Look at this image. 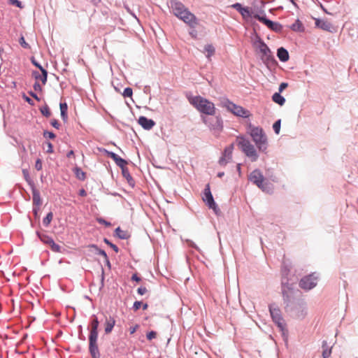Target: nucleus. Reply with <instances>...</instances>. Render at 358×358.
I'll return each instance as SVG.
<instances>
[{"label": "nucleus", "instance_id": "nucleus-18", "mask_svg": "<svg viewBox=\"0 0 358 358\" xmlns=\"http://www.w3.org/2000/svg\"><path fill=\"white\" fill-rule=\"evenodd\" d=\"M138 123L145 130H150L156 124L152 119H149L145 116H140L138 119Z\"/></svg>", "mask_w": 358, "mask_h": 358}, {"label": "nucleus", "instance_id": "nucleus-51", "mask_svg": "<svg viewBox=\"0 0 358 358\" xmlns=\"http://www.w3.org/2000/svg\"><path fill=\"white\" fill-rule=\"evenodd\" d=\"M22 97L24 100V101H26L30 106H34L35 105L34 101L30 97L27 96L25 93H22Z\"/></svg>", "mask_w": 358, "mask_h": 358}, {"label": "nucleus", "instance_id": "nucleus-22", "mask_svg": "<svg viewBox=\"0 0 358 358\" xmlns=\"http://www.w3.org/2000/svg\"><path fill=\"white\" fill-rule=\"evenodd\" d=\"M277 57L282 62H286L289 59V55L287 50L283 47H280L277 49Z\"/></svg>", "mask_w": 358, "mask_h": 358}, {"label": "nucleus", "instance_id": "nucleus-49", "mask_svg": "<svg viewBox=\"0 0 358 358\" xmlns=\"http://www.w3.org/2000/svg\"><path fill=\"white\" fill-rule=\"evenodd\" d=\"M9 3L19 8H22L24 7L22 3L19 0H9Z\"/></svg>", "mask_w": 358, "mask_h": 358}, {"label": "nucleus", "instance_id": "nucleus-62", "mask_svg": "<svg viewBox=\"0 0 358 358\" xmlns=\"http://www.w3.org/2000/svg\"><path fill=\"white\" fill-rule=\"evenodd\" d=\"M148 289L145 287H140L137 289V293L140 295H143L147 292Z\"/></svg>", "mask_w": 358, "mask_h": 358}, {"label": "nucleus", "instance_id": "nucleus-61", "mask_svg": "<svg viewBox=\"0 0 358 358\" xmlns=\"http://www.w3.org/2000/svg\"><path fill=\"white\" fill-rule=\"evenodd\" d=\"M60 112H67L68 106L66 103H59Z\"/></svg>", "mask_w": 358, "mask_h": 358}, {"label": "nucleus", "instance_id": "nucleus-48", "mask_svg": "<svg viewBox=\"0 0 358 358\" xmlns=\"http://www.w3.org/2000/svg\"><path fill=\"white\" fill-rule=\"evenodd\" d=\"M31 64H32L34 66H36V67L37 69H38L40 71H42L43 69H45V68H43V67L41 65V64H40L38 62H37V61L35 59V58H34V57H31Z\"/></svg>", "mask_w": 358, "mask_h": 358}, {"label": "nucleus", "instance_id": "nucleus-58", "mask_svg": "<svg viewBox=\"0 0 358 358\" xmlns=\"http://www.w3.org/2000/svg\"><path fill=\"white\" fill-rule=\"evenodd\" d=\"M142 304H143L142 301H136L133 304V307H132L133 310L134 311H137L138 310H139L141 308Z\"/></svg>", "mask_w": 358, "mask_h": 358}, {"label": "nucleus", "instance_id": "nucleus-15", "mask_svg": "<svg viewBox=\"0 0 358 358\" xmlns=\"http://www.w3.org/2000/svg\"><path fill=\"white\" fill-rule=\"evenodd\" d=\"M202 200L208 207H215V201L210 191V184H206L202 192Z\"/></svg>", "mask_w": 358, "mask_h": 358}, {"label": "nucleus", "instance_id": "nucleus-34", "mask_svg": "<svg viewBox=\"0 0 358 358\" xmlns=\"http://www.w3.org/2000/svg\"><path fill=\"white\" fill-rule=\"evenodd\" d=\"M204 51L207 52L206 57L210 59L215 52V49L212 44H207L204 46Z\"/></svg>", "mask_w": 358, "mask_h": 358}, {"label": "nucleus", "instance_id": "nucleus-43", "mask_svg": "<svg viewBox=\"0 0 358 358\" xmlns=\"http://www.w3.org/2000/svg\"><path fill=\"white\" fill-rule=\"evenodd\" d=\"M280 127H281V120L279 119V120H276L273 124V129L275 134H280Z\"/></svg>", "mask_w": 358, "mask_h": 358}, {"label": "nucleus", "instance_id": "nucleus-12", "mask_svg": "<svg viewBox=\"0 0 358 358\" xmlns=\"http://www.w3.org/2000/svg\"><path fill=\"white\" fill-rule=\"evenodd\" d=\"M248 180L257 185L262 191H266L264 183L265 178L259 169L253 170L248 176Z\"/></svg>", "mask_w": 358, "mask_h": 358}, {"label": "nucleus", "instance_id": "nucleus-31", "mask_svg": "<svg viewBox=\"0 0 358 358\" xmlns=\"http://www.w3.org/2000/svg\"><path fill=\"white\" fill-rule=\"evenodd\" d=\"M116 165L121 169V171L127 168V161L122 158L119 155L113 160Z\"/></svg>", "mask_w": 358, "mask_h": 358}, {"label": "nucleus", "instance_id": "nucleus-26", "mask_svg": "<svg viewBox=\"0 0 358 358\" xmlns=\"http://www.w3.org/2000/svg\"><path fill=\"white\" fill-rule=\"evenodd\" d=\"M122 176L127 180L128 184L131 187H134L135 186V180L132 178L131 175L130 174L128 168L122 170Z\"/></svg>", "mask_w": 358, "mask_h": 358}, {"label": "nucleus", "instance_id": "nucleus-42", "mask_svg": "<svg viewBox=\"0 0 358 358\" xmlns=\"http://www.w3.org/2000/svg\"><path fill=\"white\" fill-rule=\"evenodd\" d=\"M103 242L107 245H108L109 247H110L115 252H119V248L118 247L113 243L109 239H108L107 238H103Z\"/></svg>", "mask_w": 358, "mask_h": 358}, {"label": "nucleus", "instance_id": "nucleus-56", "mask_svg": "<svg viewBox=\"0 0 358 358\" xmlns=\"http://www.w3.org/2000/svg\"><path fill=\"white\" fill-rule=\"evenodd\" d=\"M42 168H43L42 160L40 158H38L35 162V169L37 171H41L42 169Z\"/></svg>", "mask_w": 358, "mask_h": 358}, {"label": "nucleus", "instance_id": "nucleus-21", "mask_svg": "<svg viewBox=\"0 0 358 358\" xmlns=\"http://www.w3.org/2000/svg\"><path fill=\"white\" fill-rule=\"evenodd\" d=\"M315 27L322 30L329 31L332 27L331 23L327 20H321L320 18H315Z\"/></svg>", "mask_w": 358, "mask_h": 358}, {"label": "nucleus", "instance_id": "nucleus-14", "mask_svg": "<svg viewBox=\"0 0 358 358\" xmlns=\"http://www.w3.org/2000/svg\"><path fill=\"white\" fill-rule=\"evenodd\" d=\"M177 17L189 27H194V24H199V20L187 8L185 9V11L181 12Z\"/></svg>", "mask_w": 358, "mask_h": 358}, {"label": "nucleus", "instance_id": "nucleus-39", "mask_svg": "<svg viewBox=\"0 0 358 358\" xmlns=\"http://www.w3.org/2000/svg\"><path fill=\"white\" fill-rule=\"evenodd\" d=\"M41 114L45 117H49L51 115V112L49 106L45 103V106L40 108Z\"/></svg>", "mask_w": 358, "mask_h": 358}, {"label": "nucleus", "instance_id": "nucleus-4", "mask_svg": "<svg viewBox=\"0 0 358 358\" xmlns=\"http://www.w3.org/2000/svg\"><path fill=\"white\" fill-rule=\"evenodd\" d=\"M253 46L258 49L262 54L261 59L268 69L278 64L271 49L259 35H257Z\"/></svg>", "mask_w": 358, "mask_h": 358}, {"label": "nucleus", "instance_id": "nucleus-45", "mask_svg": "<svg viewBox=\"0 0 358 358\" xmlns=\"http://www.w3.org/2000/svg\"><path fill=\"white\" fill-rule=\"evenodd\" d=\"M45 145L47 146V149H46V152L47 153H49V154H51V153H53L54 152V149H53V145L51 142L47 141H45L43 143V148L45 149Z\"/></svg>", "mask_w": 358, "mask_h": 358}, {"label": "nucleus", "instance_id": "nucleus-35", "mask_svg": "<svg viewBox=\"0 0 358 358\" xmlns=\"http://www.w3.org/2000/svg\"><path fill=\"white\" fill-rule=\"evenodd\" d=\"M22 174H23L25 181L27 182V184L29 185V187L35 185L34 182L31 178V177L29 176V171L27 169H22Z\"/></svg>", "mask_w": 358, "mask_h": 358}, {"label": "nucleus", "instance_id": "nucleus-55", "mask_svg": "<svg viewBox=\"0 0 358 358\" xmlns=\"http://www.w3.org/2000/svg\"><path fill=\"white\" fill-rule=\"evenodd\" d=\"M156 336H157V332L155 331H152V330L150 331H148L146 334V338L149 341H151V340L155 338Z\"/></svg>", "mask_w": 358, "mask_h": 358}, {"label": "nucleus", "instance_id": "nucleus-40", "mask_svg": "<svg viewBox=\"0 0 358 358\" xmlns=\"http://www.w3.org/2000/svg\"><path fill=\"white\" fill-rule=\"evenodd\" d=\"M199 24H194V27H189V30L188 33L189 36L194 39H196L198 38V31H196V27Z\"/></svg>", "mask_w": 358, "mask_h": 358}, {"label": "nucleus", "instance_id": "nucleus-9", "mask_svg": "<svg viewBox=\"0 0 358 358\" xmlns=\"http://www.w3.org/2000/svg\"><path fill=\"white\" fill-rule=\"evenodd\" d=\"M296 290L294 282L289 281L288 277H282L281 279V294L282 301H285L294 296Z\"/></svg>", "mask_w": 358, "mask_h": 358}, {"label": "nucleus", "instance_id": "nucleus-27", "mask_svg": "<svg viewBox=\"0 0 358 358\" xmlns=\"http://www.w3.org/2000/svg\"><path fill=\"white\" fill-rule=\"evenodd\" d=\"M0 87L1 88L14 89L16 87V82L12 80H10L9 78L2 79L0 82Z\"/></svg>", "mask_w": 358, "mask_h": 358}, {"label": "nucleus", "instance_id": "nucleus-25", "mask_svg": "<svg viewBox=\"0 0 358 358\" xmlns=\"http://www.w3.org/2000/svg\"><path fill=\"white\" fill-rule=\"evenodd\" d=\"M289 28L292 31L299 33L305 31V27L299 19L296 20L295 22L290 25Z\"/></svg>", "mask_w": 358, "mask_h": 358}, {"label": "nucleus", "instance_id": "nucleus-24", "mask_svg": "<svg viewBox=\"0 0 358 358\" xmlns=\"http://www.w3.org/2000/svg\"><path fill=\"white\" fill-rule=\"evenodd\" d=\"M115 325V320L114 317L110 316L109 318H106V322H105V333L106 334H110L113 327Z\"/></svg>", "mask_w": 358, "mask_h": 358}, {"label": "nucleus", "instance_id": "nucleus-52", "mask_svg": "<svg viewBox=\"0 0 358 358\" xmlns=\"http://www.w3.org/2000/svg\"><path fill=\"white\" fill-rule=\"evenodd\" d=\"M231 8H233L240 13L242 9L244 8V6L241 3L236 2L231 5Z\"/></svg>", "mask_w": 358, "mask_h": 358}, {"label": "nucleus", "instance_id": "nucleus-20", "mask_svg": "<svg viewBox=\"0 0 358 358\" xmlns=\"http://www.w3.org/2000/svg\"><path fill=\"white\" fill-rule=\"evenodd\" d=\"M41 72V74H40L37 71H33L32 77L36 80H40L43 85H45L48 80V72L46 69H43Z\"/></svg>", "mask_w": 358, "mask_h": 358}, {"label": "nucleus", "instance_id": "nucleus-64", "mask_svg": "<svg viewBox=\"0 0 358 358\" xmlns=\"http://www.w3.org/2000/svg\"><path fill=\"white\" fill-rule=\"evenodd\" d=\"M33 88L35 91H39V92H41L43 88L41 86V85L39 84L38 82L36 81L33 85Z\"/></svg>", "mask_w": 358, "mask_h": 358}, {"label": "nucleus", "instance_id": "nucleus-1", "mask_svg": "<svg viewBox=\"0 0 358 358\" xmlns=\"http://www.w3.org/2000/svg\"><path fill=\"white\" fill-rule=\"evenodd\" d=\"M285 311L292 317L303 320L307 315V307L304 299L292 296L283 301Z\"/></svg>", "mask_w": 358, "mask_h": 358}, {"label": "nucleus", "instance_id": "nucleus-16", "mask_svg": "<svg viewBox=\"0 0 358 358\" xmlns=\"http://www.w3.org/2000/svg\"><path fill=\"white\" fill-rule=\"evenodd\" d=\"M234 147V144L231 143L224 148L222 152V155L220 158L218 162L220 166H225L227 164V162L231 159Z\"/></svg>", "mask_w": 358, "mask_h": 358}, {"label": "nucleus", "instance_id": "nucleus-13", "mask_svg": "<svg viewBox=\"0 0 358 358\" xmlns=\"http://www.w3.org/2000/svg\"><path fill=\"white\" fill-rule=\"evenodd\" d=\"M254 18L264 24L269 29L277 32L280 33L282 31V25L277 22H274L267 18L266 16H259L258 14L254 15Z\"/></svg>", "mask_w": 358, "mask_h": 358}, {"label": "nucleus", "instance_id": "nucleus-47", "mask_svg": "<svg viewBox=\"0 0 358 358\" xmlns=\"http://www.w3.org/2000/svg\"><path fill=\"white\" fill-rule=\"evenodd\" d=\"M103 151L106 153L108 157L112 159L113 160H114L118 156V155L116 153L112 151H108L106 149H103Z\"/></svg>", "mask_w": 358, "mask_h": 358}, {"label": "nucleus", "instance_id": "nucleus-8", "mask_svg": "<svg viewBox=\"0 0 358 358\" xmlns=\"http://www.w3.org/2000/svg\"><path fill=\"white\" fill-rule=\"evenodd\" d=\"M221 106L226 108L228 111L237 117L247 118L250 116V111L244 108L243 107L237 105L231 101L227 98H223L220 101Z\"/></svg>", "mask_w": 358, "mask_h": 358}, {"label": "nucleus", "instance_id": "nucleus-37", "mask_svg": "<svg viewBox=\"0 0 358 358\" xmlns=\"http://www.w3.org/2000/svg\"><path fill=\"white\" fill-rule=\"evenodd\" d=\"M52 218H53V213H52V212L50 211L43 219V224L44 225V227H48L50 225L51 221L52 220Z\"/></svg>", "mask_w": 358, "mask_h": 358}, {"label": "nucleus", "instance_id": "nucleus-63", "mask_svg": "<svg viewBox=\"0 0 358 358\" xmlns=\"http://www.w3.org/2000/svg\"><path fill=\"white\" fill-rule=\"evenodd\" d=\"M28 94L32 97L34 98L35 100L38 101H41V99L40 97H38V96L37 95L36 93H35L34 92L30 90L28 92Z\"/></svg>", "mask_w": 358, "mask_h": 358}, {"label": "nucleus", "instance_id": "nucleus-10", "mask_svg": "<svg viewBox=\"0 0 358 358\" xmlns=\"http://www.w3.org/2000/svg\"><path fill=\"white\" fill-rule=\"evenodd\" d=\"M203 122L215 133H220L223 129V120L220 115L205 117L203 119Z\"/></svg>", "mask_w": 358, "mask_h": 358}, {"label": "nucleus", "instance_id": "nucleus-32", "mask_svg": "<svg viewBox=\"0 0 358 358\" xmlns=\"http://www.w3.org/2000/svg\"><path fill=\"white\" fill-rule=\"evenodd\" d=\"M243 18L246 19L249 17H254L253 12L251 10V9L248 6H244V8L242 9L241 12L240 13Z\"/></svg>", "mask_w": 358, "mask_h": 358}, {"label": "nucleus", "instance_id": "nucleus-19", "mask_svg": "<svg viewBox=\"0 0 358 358\" xmlns=\"http://www.w3.org/2000/svg\"><path fill=\"white\" fill-rule=\"evenodd\" d=\"M32 192L33 206H41L43 202L41 198L40 192L36 189L35 185L30 187Z\"/></svg>", "mask_w": 358, "mask_h": 358}, {"label": "nucleus", "instance_id": "nucleus-3", "mask_svg": "<svg viewBox=\"0 0 358 358\" xmlns=\"http://www.w3.org/2000/svg\"><path fill=\"white\" fill-rule=\"evenodd\" d=\"M99 325V320L96 315L93 314L90 317L91 329L89 335V352L92 356V358H100L101 357L97 345Z\"/></svg>", "mask_w": 358, "mask_h": 358}, {"label": "nucleus", "instance_id": "nucleus-11", "mask_svg": "<svg viewBox=\"0 0 358 358\" xmlns=\"http://www.w3.org/2000/svg\"><path fill=\"white\" fill-rule=\"evenodd\" d=\"M318 275L316 273H313L305 275L299 281V287L305 290H310L317 284Z\"/></svg>", "mask_w": 358, "mask_h": 358}, {"label": "nucleus", "instance_id": "nucleus-50", "mask_svg": "<svg viewBox=\"0 0 358 358\" xmlns=\"http://www.w3.org/2000/svg\"><path fill=\"white\" fill-rule=\"evenodd\" d=\"M185 241L187 243L189 247L194 248L195 250H196L199 252H201L200 248L192 240L186 239Z\"/></svg>", "mask_w": 358, "mask_h": 358}, {"label": "nucleus", "instance_id": "nucleus-17", "mask_svg": "<svg viewBox=\"0 0 358 358\" xmlns=\"http://www.w3.org/2000/svg\"><path fill=\"white\" fill-rule=\"evenodd\" d=\"M170 7L176 17L180 15L181 12L185 11V9L187 8L182 2L178 0H170Z\"/></svg>", "mask_w": 358, "mask_h": 358}, {"label": "nucleus", "instance_id": "nucleus-30", "mask_svg": "<svg viewBox=\"0 0 358 358\" xmlns=\"http://www.w3.org/2000/svg\"><path fill=\"white\" fill-rule=\"evenodd\" d=\"M73 173L76 177L80 181H84L86 178V173L84 172L80 167L76 166L73 169Z\"/></svg>", "mask_w": 358, "mask_h": 358}, {"label": "nucleus", "instance_id": "nucleus-23", "mask_svg": "<svg viewBox=\"0 0 358 358\" xmlns=\"http://www.w3.org/2000/svg\"><path fill=\"white\" fill-rule=\"evenodd\" d=\"M114 232V235L121 240H127L131 236L128 231L122 230L120 227H117Z\"/></svg>", "mask_w": 358, "mask_h": 358}, {"label": "nucleus", "instance_id": "nucleus-2", "mask_svg": "<svg viewBox=\"0 0 358 358\" xmlns=\"http://www.w3.org/2000/svg\"><path fill=\"white\" fill-rule=\"evenodd\" d=\"M187 99L189 103L192 105L201 113L213 116L215 115V104L208 99L201 96H191L187 94Z\"/></svg>", "mask_w": 358, "mask_h": 358}, {"label": "nucleus", "instance_id": "nucleus-60", "mask_svg": "<svg viewBox=\"0 0 358 358\" xmlns=\"http://www.w3.org/2000/svg\"><path fill=\"white\" fill-rule=\"evenodd\" d=\"M50 124L55 129H59L60 127V124L59 121L56 119H53L50 121Z\"/></svg>", "mask_w": 358, "mask_h": 358}, {"label": "nucleus", "instance_id": "nucleus-36", "mask_svg": "<svg viewBox=\"0 0 358 358\" xmlns=\"http://www.w3.org/2000/svg\"><path fill=\"white\" fill-rule=\"evenodd\" d=\"M289 272L290 265L286 264L285 262H283L281 268L282 277H288Z\"/></svg>", "mask_w": 358, "mask_h": 358}, {"label": "nucleus", "instance_id": "nucleus-44", "mask_svg": "<svg viewBox=\"0 0 358 358\" xmlns=\"http://www.w3.org/2000/svg\"><path fill=\"white\" fill-rule=\"evenodd\" d=\"M122 95L124 98L130 97L131 98L133 95V90L130 87H125L123 92L122 93Z\"/></svg>", "mask_w": 358, "mask_h": 358}, {"label": "nucleus", "instance_id": "nucleus-28", "mask_svg": "<svg viewBox=\"0 0 358 358\" xmlns=\"http://www.w3.org/2000/svg\"><path fill=\"white\" fill-rule=\"evenodd\" d=\"M36 234L40 241L44 244L49 245L50 243L53 241V238L51 236L47 234H41L39 231H36Z\"/></svg>", "mask_w": 358, "mask_h": 358}, {"label": "nucleus", "instance_id": "nucleus-53", "mask_svg": "<svg viewBox=\"0 0 358 358\" xmlns=\"http://www.w3.org/2000/svg\"><path fill=\"white\" fill-rule=\"evenodd\" d=\"M331 354V348H327L322 350L323 358H329Z\"/></svg>", "mask_w": 358, "mask_h": 358}, {"label": "nucleus", "instance_id": "nucleus-38", "mask_svg": "<svg viewBox=\"0 0 358 358\" xmlns=\"http://www.w3.org/2000/svg\"><path fill=\"white\" fill-rule=\"evenodd\" d=\"M90 247L94 249L95 254L99 255H101L104 258L108 256L106 252V251L102 250V249H101V248H99L98 247V245H96L95 244H92V245H90Z\"/></svg>", "mask_w": 358, "mask_h": 358}, {"label": "nucleus", "instance_id": "nucleus-29", "mask_svg": "<svg viewBox=\"0 0 358 358\" xmlns=\"http://www.w3.org/2000/svg\"><path fill=\"white\" fill-rule=\"evenodd\" d=\"M272 101L275 103H278L280 106H283L285 103V99L283 96L281 95L280 92H275L272 95Z\"/></svg>", "mask_w": 358, "mask_h": 358}, {"label": "nucleus", "instance_id": "nucleus-57", "mask_svg": "<svg viewBox=\"0 0 358 358\" xmlns=\"http://www.w3.org/2000/svg\"><path fill=\"white\" fill-rule=\"evenodd\" d=\"M316 5H317L325 13L330 14L327 10L324 8L322 3L319 0H312Z\"/></svg>", "mask_w": 358, "mask_h": 358}, {"label": "nucleus", "instance_id": "nucleus-5", "mask_svg": "<svg viewBox=\"0 0 358 358\" xmlns=\"http://www.w3.org/2000/svg\"><path fill=\"white\" fill-rule=\"evenodd\" d=\"M249 134L259 152L266 153L268 140L264 129L260 127H255L250 124Z\"/></svg>", "mask_w": 358, "mask_h": 358}, {"label": "nucleus", "instance_id": "nucleus-54", "mask_svg": "<svg viewBox=\"0 0 358 358\" xmlns=\"http://www.w3.org/2000/svg\"><path fill=\"white\" fill-rule=\"evenodd\" d=\"M40 206H33L32 212L35 219L39 218L38 212L40 210Z\"/></svg>", "mask_w": 358, "mask_h": 358}, {"label": "nucleus", "instance_id": "nucleus-6", "mask_svg": "<svg viewBox=\"0 0 358 358\" xmlns=\"http://www.w3.org/2000/svg\"><path fill=\"white\" fill-rule=\"evenodd\" d=\"M268 308L272 321L282 332V336H285L288 331L286 328L287 325L282 317L281 310L275 303L268 304Z\"/></svg>", "mask_w": 358, "mask_h": 358}, {"label": "nucleus", "instance_id": "nucleus-7", "mask_svg": "<svg viewBox=\"0 0 358 358\" xmlns=\"http://www.w3.org/2000/svg\"><path fill=\"white\" fill-rule=\"evenodd\" d=\"M238 148L254 162L258 159L259 155L255 146L244 136H238L236 139Z\"/></svg>", "mask_w": 358, "mask_h": 358}, {"label": "nucleus", "instance_id": "nucleus-59", "mask_svg": "<svg viewBox=\"0 0 358 358\" xmlns=\"http://www.w3.org/2000/svg\"><path fill=\"white\" fill-rule=\"evenodd\" d=\"M97 222L99 224L105 225L106 227H110L111 225V223L110 222L106 220L105 219H103L102 217L98 218L97 219Z\"/></svg>", "mask_w": 358, "mask_h": 358}, {"label": "nucleus", "instance_id": "nucleus-33", "mask_svg": "<svg viewBox=\"0 0 358 358\" xmlns=\"http://www.w3.org/2000/svg\"><path fill=\"white\" fill-rule=\"evenodd\" d=\"M49 247L50 248L51 250L55 252L63 253L65 251V249L62 248L59 245L56 243L54 240L50 243Z\"/></svg>", "mask_w": 358, "mask_h": 358}, {"label": "nucleus", "instance_id": "nucleus-46", "mask_svg": "<svg viewBox=\"0 0 358 358\" xmlns=\"http://www.w3.org/2000/svg\"><path fill=\"white\" fill-rule=\"evenodd\" d=\"M19 43L20 44V45L24 48V49H30L31 48V46L30 45L26 42L25 39H24V37L23 36H21L19 38Z\"/></svg>", "mask_w": 358, "mask_h": 358}, {"label": "nucleus", "instance_id": "nucleus-41", "mask_svg": "<svg viewBox=\"0 0 358 358\" xmlns=\"http://www.w3.org/2000/svg\"><path fill=\"white\" fill-rule=\"evenodd\" d=\"M43 136L46 139H55L56 138V134L53 131L44 130L43 133Z\"/></svg>", "mask_w": 358, "mask_h": 358}]
</instances>
